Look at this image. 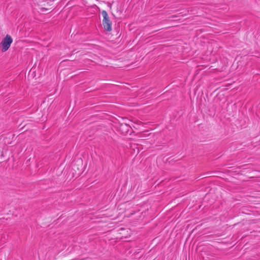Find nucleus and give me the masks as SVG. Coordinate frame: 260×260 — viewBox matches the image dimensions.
<instances>
[{"mask_svg": "<svg viewBox=\"0 0 260 260\" xmlns=\"http://www.w3.org/2000/svg\"><path fill=\"white\" fill-rule=\"evenodd\" d=\"M102 14L103 17L102 23L104 28L106 30L110 31L112 30V22L109 19L107 12L103 10L102 12Z\"/></svg>", "mask_w": 260, "mask_h": 260, "instance_id": "nucleus-1", "label": "nucleus"}, {"mask_svg": "<svg viewBox=\"0 0 260 260\" xmlns=\"http://www.w3.org/2000/svg\"><path fill=\"white\" fill-rule=\"evenodd\" d=\"M12 42L13 39L9 35H7L0 44V45L2 47V52H5L8 50Z\"/></svg>", "mask_w": 260, "mask_h": 260, "instance_id": "nucleus-2", "label": "nucleus"}]
</instances>
